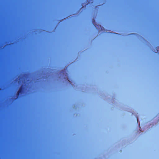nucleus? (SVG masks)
I'll use <instances>...</instances> for the list:
<instances>
[{"mask_svg":"<svg viewBox=\"0 0 159 159\" xmlns=\"http://www.w3.org/2000/svg\"><path fill=\"white\" fill-rule=\"evenodd\" d=\"M92 23L95 27L97 29H99V30H102V29L101 25H98L96 24V22L95 20L94 19H93L92 20Z\"/></svg>","mask_w":159,"mask_h":159,"instance_id":"obj_1","label":"nucleus"},{"mask_svg":"<svg viewBox=\"0 0 159 159\" xmlns=\"http://www.w3.org/2000/svg\"><path fill=\"white\" fill-rule=\"evenodd\" d=\"M24 90V87L23 86H21L20 88L18 90V91L16 95L18 97H19L20 96V94H22L23 93V91Z\"/></svg>","mask_w":159,"mask_h":159,"instance_id":"obj_2","label":"nucleus"},{"mask_svg":"<svg viewBox=\"0 0 159 159\" xmlns=\"http://www.w3.org/2000/svg\"><path fill=\"white\" fill-rule=\"evenodd\" d=\"M0 129H30L0 128Z\"/></svg>","mask_w":159,"mask_h":159,"instance_id":"obj_3","label":"nucleus"},{"mask_svg":"<svg viewBox=\"0 0 159 159\" xmlns=\"http://www.w3.org/2000/svg\"><path fill=\"white\" fill-rule=\"evenodd\" d=\"M64 71H65L64 70H62L60 72V74H64Z\"/></svg>","mask_w":159,"mask_h":159,"instance_id":"obj_4","label":"nucleus"},{"mask_svg":"<svg viewBox=\"0 0 159 159\" xmlns=\"http://www.w3.org/2000/svg\"><path fill=\"white\" fill-rule=\"evenodd\" d=\"M139 130L140 131H141V130L140 129H139Z\"/></svg>","mask_w":159,"mask_h":159,"instance_id":"obj_5","label":"nucleus"}]
</instances>
